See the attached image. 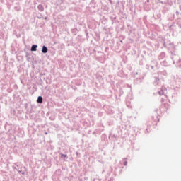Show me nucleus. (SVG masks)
Returning a JSON list of instances; mask_svg holds the SVG:
<instances>
[{"mask_svg":"<svg viewBox=\"0 0 181 181\" xmlns=\"http://www.w3.org/2000/svg\"><path fill=\"white\" fill-rule=\"evenodd\" d=\"M37 103H39L40 104H42V103H43V98H42V96H39L37 100Z\"/></svg>","mask_w":181,"mask_h":181,"instance_id":"obj_1","label":"nucleus"},{"mask_svg":"<svg viewBox=\"0 0 181 181\" xmlns=\"http://www.w3.org/2000/svg\"><path fill=\"white\" fill-rule=\"evenodd\" d=\"M37 49V45H33L31 47V52H36Z\"/></svg>","mask_w":181,"mask_h":181,"instance_id":"obj_2","label":"nucleus"},{"mask_svg":"<svg viewBox=\"0 0 181 181\" xmlns=\"http://www.w3.org/2000/svg\"><path fill=\"white\" fill-rule=\"evenodd\" d=\"M42 52V53H46L47 52V47H46V46H43Z\"/></svg>","mask_w":181,"mask_h":181,"instance_id":"obj_3","label":"nucleus"}]
</instances>
